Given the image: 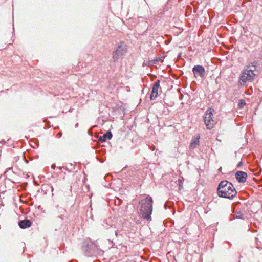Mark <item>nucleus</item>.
Masks as SVG:
<instances>
[{"instance_id": "nucleus-20", "label": "nucleus", "mask_w": 262, "mask_h": 262, "mask_svg": "<svg viewBox=\"0 0 262 262\" xmlns=\"http://www.w3.org/2000/svg\"><path fill=\"white\" fill-rule=\"evenodd\" d=\"M221 169H222V168L220 167V168L219 169V170H221Z\"/></svg>"}, {"instance_id": "nucleus-6", "label": "nucleus", "mask_w": 262, "mask_h": 262, "mask_svg": "<svg viewBox=\"0 0 262 262\" xmlns=\"http://www.w3.org/2000/svg\"><path fill=\"white\" fill-rule=\"evenodd\" d=\"M127 52V49L125 46L120 45L118 47L116 50L113 53V58L115 61L118 60L123 55H125Z\"/></svg>"}, {"instance_id": "nucleus-18", "label": "nucleus", "mask_w": 262, "mask_h": 262, "mask_svg": "<svg viewBox=\"0 0 262 262\" xmlns=\"http://www.w3.org/2000/svg\"><path fill=\"white\" fill-rule=\"evenodd\" d=\"M55 167H56V165L55 164H52L51 166V168L53 169H54L55 168Z\"/></svg>"}, {"instance_id": "nucleus-17", "label": "nucleus", "mask_w": 262, "mask_h": 262, "mask_svg": "<svg viewBox=\"0 0 262 262\" xmlns=\"http://www.w3.org/2000/svg\"><path fill=\"white\" fill-rule=\"evenodd\" d=\"M243 165V162L242 161H241L237 165V167H239L240 166H241L242 165Z\"/></svg>"}, {"instance_id": "nucleus-15", "label": "nucleus", "mask_w": 262, "mask_h": 262, "mask_svg": "<svg viewBox=\"0 0 262 262\" xmlns=\"http://www.w3.org/2000/svg\"><path fill=\"white\" fill-rule=\"evenodd\" d=\"M243 214L241 212H236L234 214V218L243 219Z\"/></svg>"}, {"instance_id": "nucleus-11", "label": "nucleus", "mask_w": 262, "mask_h": 262, "mask_svg": "<svg viewBox=\"0 0 262 262\" xmlns=\"http://www.w3.org/2000/svg\"><path fill=\"white\" fill-rule=\"evenodd\" d=\"M257 64L256 61L251 62L248 66H246L244 69H246V71L247 72L249 71V72L254 73V72L256 71Z\"/></svg>"}, {"instance_id": "nucleus-2", "label": "nucleus", "mask_w": 262, "mask_h": 262, "mask_svg": "<svg viewBox=\"0 0 262 262\" xmlns=\"http://www.w3.org/2000/svg\"><path fill=\"white\" fill-rule=\"evenodd\" d=\"M217 193L220 197L229 199H232L237 193L233 184L226 180H223L219 183Z\"/></svg>"}, {"instance_id": "nucleus-7", "label": "nucleus", "mask_w": 262, "mask_h": 262, "mask_svg": "<svg viewBox=\"0 0 262 262\" xmlns=\"http://www.w3.org/2000/svg\"><path fill=\"white\" fill-rule=\"evenodd\" d=\"M192 71L195 77L199 76L201 78H203L205 76V70L202 66H194Z\"/></svg>"}, {"instance_id": "nucleus-5", "label": "nucleus", "mask_w": 262, "mask_h": 262, "mask_svg": "<svg viewBox=\"0 0 262 262\" xmlns=\"http://www.w3.org/2000/svg\"><path fill=\"white\" fill-rule=\"evenodd\" d=\"M256 74L253 72H249L246 71V69H244L243 72L240 76V80L239 81L241 85H243L246 82H252L254 80Z\"/></svg>"}, {"instance_id": "nucleus-8", "label": "nucleus", "mask_w": 262, "mask_h": 262, "mask_svg": "<svg viewBox=\"0 0 262 262\" xmlns=\"http://www.w3.org/2000/svg\"><path fill=\"white\" fill-rule=\"evenodd\" d=\"M160 80H157L154 83L153 86L152 88V91L150 96V99L151 100H153L156 97H157L158 95V91L160 87Z\"/></svg>"}, {"instance_id": "nucleus-1", "label": "nucleus", "mask_w": 262, "mask_h": 262, "mask_svg": "<svg viewBox=\"0 0 262 262\" xmlns=\"http://www.w3.org/2000/svg\"><path fill=\"white\" fill-rule=\"evenodd\" d=\"M145 195H146V198L141 199L139 202L138 212L140 217L147 219L148 221H151L153 200L150 195L146 194Z\"/></svg>"}, {"instance_id": "nucleus-19", "label": "nucleus", "mask_w": 262, "mask_h": 262, "mask_svg": "<svg viewBox=\"0 0 262 262\" xmlns=\"http://www.w3.org/2000/svg\"><path fill=\"white\" fill-rule=\"evenodd\" d=\"M58 135L59 137H61V134L59 133V134H58Z\"/></svg>"}, {"instance_id": "nucleus-10", "label": "nucleus", "mask_w": 262, "mask_h": 262, "mask_svg": "<svg viewBox=\"0 0 262 262\" xmlns=\"http://www.w3.org/2000/svg\"><path fill=\"white\" fill-rule=\"evenodd\" d=\"M32 223L28 219H25L21 220L18 222V225L21 229H26L29 228L31 226Z\"/></svg>"}, {"instance_id": "nucleus-12", "label": "nucleus", "mask_w": 262, "mask_h": 262, "mask_svg": "<svg viewBox=\"0 0 262 262\" xmlns=\"http://www.w3.org/2000/svg\"><path fill=\"white\" fill-rule=\"evenodd\" d=\"M112 137V134L111 132H107L106 133L103 134L102 136H101L99 140L101 142H105L107 140H110Z\"/></svg>"}, {"instance_id": "nucleus-14", "label": "nucleus", "mask_w": 262, "mask_h": 262, "mask_svg": "<svg viewBox=\"0 0 262 262\" xmlns=\"http://www.w3.org/2000/svg\"><path fill=\"white\" fill-rule=\"evenodd\" d=\"M246 105V102L244 100L241 99L239 100L238 106L239 108H243Z\"/></svg>"}, {"instance_id": "nucleus-16", "label": "nucleus", "mask_w": 262, "mask_h": 262, "mask_svg": "<svg viewBox=\"0 0 262 262\" xmlns=\"http://www.w3.org/2000/svg\"><path fill=\"white\" fill-rule=\"evenodd\" d=\"M184 179L182 177L181 178H179L178 180V185L179 186L180 188L181 189V188L183 187V183Z\"/></svg>"}, {"instance_id": "nucleus-4", "label": "nucleus", "mask_w": 262, "mask_h": 262, "mask_svg": "<svg viewBox=\"0 0 262 262\" xmlns=\"http://www.w3.org/2000/svg\"><path fill=\"white\" fill-rule=\"evenodd\" d=\"M213 111L214 109L212 107H209L207 110L203 117L205 124L208 129H211L214 126V121L213 119Z\"/></svg>"}, {"instance_id": "nucleus-9", "label": "nucleus", "mask_w": 262, "mask_h": 262, "mask_svg": "<svg viewBox=\"0 0 262 262\" xmlns=\"http://www.w3.org/2000/svg\"><path fill=\"white\" fill-rule=\"evenodd\" d=\"M235 178L239 183H245L247 178V173L242 171H238L235 173Z\"/></svg>"}, {"instance_id": "nucleus-13", "label": "nucleus", "mask_w": 262, "mask_h": 262, "mask_svg": "<svg viewBox=\"0 0 262 262\" xmlns=\"http://www.w3.org/2000/svg\"><path fill=\"white\" fill-rule=\"evenodd\" d=\"M199 135L197 137H193L190 143V147L196 148V146L199 145Z\"/></svg>"}, {"instance_id": "nucleus-3", "label": "nucleus", "mask_w": 262, "mask_h": 262, "mask_svg": "<svg viewBox=\"0 0 262 262\" xmlns=\"http://www.w3.org/2000/svg\"><path fill=\"white\" fill-rule=\"evenodd\" d=\"M82 250L86 256L91 257L103 252L100 248L97 241H92L90 239L84 241L82 243Z\"/></svg>"}]
</instances>
